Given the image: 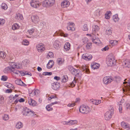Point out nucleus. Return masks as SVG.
Returning a JSON list of instances; mask_svg holds the SVG:
<instances>
[{"instance_id": "17", "label": "nucleus", "mask_w": 130, "mask_h": 130, "mask_svg": "<svg viewBox=\"0 0 130 130\" xmlns=\"http://www.w3.org/2000/svg\"><path fill=\"white\" fill-rule=\"evenodd\" d=\"M31 19L32 21L35 23H37L39 21L38 17L36 15H32L31 17Z\"/></svg>"}, {"instance_id": "28", "label": "nucleus", "mask_w": 130, "mask_h": 130, "mask_svg": "<svg viewBox=\"0 0 130 130\" xmlns=\"http://www.w3.org/2000/svg\"><path fill=\"white\" fill-rule=\"evenodd\" d=\"M35 112L34 111L30 110V111H29V113H28V115H27V116H30L32 117H35L36 115V114H35Z\"/></svg>"}, {"instance_id": "25", "label": "nucleus", "mask_w": 130, "mask_h": 130, "mask_svg": "<svg viewBox=\"0 0 130 130\" xmlns=\"http://www.w3.org/2000/svg\"><path fill=\"white\" fill-rule=\"evenodd\" d=\"M78 121L76 120H71L69 121V125H72L77 124Z\"/></svg>"}, {"instance_id": "61", "label": "nucleus", "mask_w": 130, "mask_h": 130, "mask_svg": "<svg viewBox=\"0 0 130 130\" xmlns=\"http://www.w3.org/2000/svg\"><path fill=\"white\" fill-rule=\"evenodd\" d=\"M5 21L3 19H0V25H3Z\"/></svg>"}, {"instance_id": "63", "label": "nucleus", "mask_w": 130, "mask_h": 130, "mask_svg": "<svg viewBox=\"0 0 130 130\" xmlns=\"http://www.w3.org/2000/svg\"><path fill=\"white\" fill-rule=\"evenodd\" d=\"M95 15L97 17H99L101 14L100 12V10L97 11L95 14Z\"/></svg>"}, {"instance_id": "11", "label": "nucleus", "mask_w": 130, "mask_h": 130, "mask_svg": "<svg viewBox=\"0 0 130 130\" xmlns=\"http://www.w3.org/2000/svg\"><path fill=\"white\" fill-rule=\"evenodd\" d=\"M112 113L110 112L107 111L106 112L105 115V118L106 120H109L111 118L112 115H113Z\"/></svg>"}, {"instance_id": "34", "label": "nucleus", "mask_w": 130, "mask_h": 130, "mask_svg": "<svg viewBox=\"0 0 130 130\" xmlns=\"http://www.w3.org/2000/svg\"><path fill=\"white\" fill-rule=\"evenodd\" d=\"M29 60L26 59L23 60L22 62V64L24 66H26L27 64L29 63Z\"/></svg>"}, {"instance_id": "47", "label": "nucleus", "mask_w": 130, "mask_h": 130, "mask_svg": "<svg viewBox=\"0 0 130 130\" xmlns=\"http://www.w3.org/2000/svg\"><path fill=\"white\" fill-rule=\"evenodd\" d=\"M91 43H87L86 45V48L88 49H90L91 47Z\"/></svg>"}, {"instance_id": "40", "label": "nucleus", "mask_w": 130, "mask_h": 130, "mask_svg": "<svg viewBox=\"0 0 130 130\" xmlns=\"http://www.w3.org/2000/svg\"><path fill=\"white\" fill-rule=\"evenodd\" d=\"M92 102L93 104L97 105L101 103V101L100 100H93Z\"/></svg>"}, {"instance_id": "15", "label": "nucleus", "mask_w": 130, "mask_h": 130, "mask_svg": "<svg viewBox=\"0 0 130 130\" xmlns=\"http://www.w3.org/2000/svg\"><path fill=\"white\" fill-rule=\"evenodd\" d=\"M28 103L30 105H31L33 106H36L38 105L36 101L32 99L28 100Z\"/></svg>"}, {"instance_id": "19", "label": "nucleus", "mask_w": 130, "mask_h": 130, "mask_svg": "<svg viewBox=\"0 0 130 130\" xmlns=\"http://www.w3.org/2000/svg\"><path fill=\"white\" fill-rule=\"evenodd\" d=\"M39 92V91L38 90H34L30 93V96H32L35 95H38Z\"/></svg>"}, {"instance_id": "48", "label": "nucleus", "mask_w": 130, "mask_h": 130, "mask_svg": "<svg viewBox=\"0 0 130 130\" xmlns=\"http://www.w3.org/2000/svg\"><path fill=\"white\" fill-rule=\"evenodd\" d=\"M53 54L52 52H49L47 55V57L49 58V57L51 58L53 56Z\"/></svg>"}, {"instance_id": "12", "label": "nucleus", "mask_w": 130, "mask_h": 130, "mask_svg": "<svg viewBox=\"0 0 130 130\" xmlns=\"http://www.w3.org/2000/svg\"><path fill=\"white\" fill-rule=\"evenodd\" d=\"M60 46V42L58 40L55 41L53 43V47L56 49H59Z\"/></svg>"}, {"instance_id": "5", "label": "nucleus", "mask_w": 130, "mask_h": 130, "mask_svg": "<svg viewBox=\"0 0 130 130\" xmlns=\"http://www.w3.org/2000/svg\"><path fill=\"white\" fill-rule=\"evenodd\" d=\"M92 57L91 54L85 53L83 54L82 56V58L87 61L90 60L92 58Z\"/></svg>"}, {"instance_id": "4", "label": "nucleus", "mask_w": 130, "mask_h": 130, "mask_svg": "<svg viewBox=\"0 0 130 130\" xmlns=\"http://www.w3.org/2000/svg\"><path fill=\"white\" fill-rule=\"evenodd\" d=\"M60 86L59 83L58 82H54L51 84L52 88L55 91H58L59 90Z\"/></svg>"}, {"instance_id": "24", "label": "nucleus", "mask_w": 130, "mask_h": 130, "mask_svg": "<svg viewBox=\"0 0 130 130\" xmlns=\"http://www.w3.org/2000/svg\"><path fill=\"white\" fill-rule=\"evenodd\" d=\"M64 47L66 50H69L70 48V44L68 42H66L64 45Z\"/></svg>"}, {"instance_id": "55", "label": "nucleus", "mask_w": 130, "mask_h": 130, "mask_svg": "<svg viewBox=\"0 0 130 130\" xmlns=\"http://www.w3.org/2000/svg\"><path fill=\"white\" fill-rule=\"evenodd\" d=\"M35 31V29L34 28H32L28 30V32L30 35L32 34Z\"/></svg>"}, {"instance_id": "32", "label": "nucleus", "mask_w": 130, "mask_h": 130, "mask_svg": "<svg viewBox=\"0 0 130 130\" xmlns=\"http://www.w3.org/2000/svg\"><path fill=\"white\" fill-rule=\"evenodd\" d=\"M19 26L17 23L14 24L12 26V28L13 30L17 29L19 28Z\"/></svg>"}, {"instance_id": "9", "label": "nucleus", "mask_w": 130, "mask_h": 130, "mask_svg": "<svg viewBox=\"0 0 130 130\" xmlns=\"http://www.w3.org/2000/svg\"><path fill=\"white\" fill-rule=\"evenodd\" d=\"M36 48L39 52H42L45 50L44 45L42 43L38 44L36 46Z\"/></svg>"}, {"instance_id": "33", "label": "nucleus", "mask_w": 130, "mask_h": 130, "mask_svg": "<svg viewBox=\"0 0 130 130\" xmlns=\"http://www.w3.org/2000/svg\"><path fill=\"white\" fill-rule=\"evenodd\" d=\"M118 41L116 40H111L110 41V43L112 46H115L117 44Z\"/></svg>"}, {"instance_id": "58", "label": "nucleus", "mask_w": 130, "mask_h": 130, "mask_svg": "<svg viewBox=\"0 0 130 130\" xmlns=\"http://www.w3.org/2000/svg\"><path fill=\"white\" fill-rule=\"evenodd\" d=\"M46 110L48 111H51L53 109L50 106V105H47V106L46 107Z\"/></svg>"}, {"instance_id": "41", "label": "nucleus", "mask_w": 130, "mask_h": 130, "mask_svg": "<svg viewBox=\"0 0 130 130\" xmlns=\"http://www.w3.org/2000/svg\"><path fill=\"white\" fill-rule=\"evenodd\" d=\"M15 68H13V69L12 70L11 72H13V73L17 74H18L20 71L17 69H15Z\"/></svg>"}, {"instance_id": "20", "label": "nucleus", "mask_w": 130, "mask_h": 130, "mask_svg": "<svg viewBox=\"0 0 130 130\" xmlns=\"http://www.w3.org/2000/svg\"><path fill=\"white\" fill-rule=\"evenodd\" d=\"M15 83L17 85L23 86L24 87L26 86V85L21 80H17L15 81Z\"/></svg>"}, {"instance_id": "18", "label": "nucleus", "mask_w": 130, "mask_h": 130, "mask_svg": "<svg viewBox=\"0 0 130 130\" xmlns=\"http://www.w3.org/2000/svg\"><path fill=\"white\" fill-rule=\"evenodd\" d=\"M92 27L93 33H96L100 29L99 27L96 25H93Z\"/></svg>"}, {"instance_id": "59", "label": "nucleus", "mask_w": 130, "mask_h": 130, "mask_svg": "<svg viewBox=\"0 0 130 130\" xmlns=\"http://www.w3.org/2000/svg\"><path fill=\"white\" fill-rule=\"evenodd\" d=\"M88 39L87 38H84L82 39V41L84 42V43H87V42L88 41Z\"/></svg>"}, {"instance_id": "2", "label": "nucleus", "mask_w": 130, "mask_h": 130, "mask_svg": "<svg viewBox=\"0 0 130 130\" xmlns=\"http://www.w3.org/2000/svg\"><path fill=\"white\" fill-rule=\"evenodd\" d=\"M55 2V0H45L43 2L42 5L44 7H49L53 6Z\"/></svg>"}, {"instance_id": "10", "label": "nucleus", "mask_w": 130, "mask_h": 130, "mask_svg": "<svg viewBox=\"0 0 130 130\" xmlns=\"http://www.w3.org/2000/svg\"><path fill=\"white\" fill-rule=\"evenodd\" d=\"M72 73L76 77H80L81 75V74L80 71L78 69H74L72 72Z\"/></svg>"}, {"instance_id": "29", "label": "nucleus", "mask_w": 130, "mask_h": 130, "mask_svg": "<svg viewBox=\"0 0 130 130\" xmlns=\"http://www.w3.org/2000/svg\"><path fill=\"white\" fill-rule=\"evenodd\" d=\"M92 42L95 43H99L100 41L99 39L98 38L93 37L92 39Z\"/></svg>"}, {"instance_id": "51", "label": "nucleus", "mask_w": 130, "mask_h": 130, "mask_svg": "<svg viewBox=\"0 0 130 130\" xmlns=\"http://www.w3.org/2000/svg\"><path fill=\"white\" fill-rule=\"evenodd\" d=\"M126 66L129 68H130V60L127 61L125 63Z\"/></svg>"}, {"instance_id": "30", "label": "nucleus", "mask_w": 130, "mask_h": 130, "mask_svg": "<svg viewBox=\"0 0 130 130\" xmlns=\"http://www.w3.org/2000/svg\"><path fill=\"white\" fill-rule=\"evenodd\" d=\"M6 53L3 52H0V58L4 59L6 56Z\"/></svg>"}, {"instance_id": "14", "label": "nucleus", "mask_w": 130, "mask_h": 130, "mask_svg": "<svg viewBox=\"0 0 130 130\" xmlns=\"http://www.w3.org/2000/svg\"><path fill=\"white\" fill-rule=\"evenodd\" d=\"M62 8H66L68 7L70 4V3L68 1H64L61 4Z\"/></svg>"}, {"instance_id": "3", "label": "nucleus", "mask_w": 130, "mask_h": 130, "mask_svg": "<svg viewBox=\"0 0 130 130\" xmlns=\"http://www.w3.org/2000/svg\"><path fill=\"white\" fill-rule=\"evenodd\" d=\"M116 60L113 57L107 59L106 63L109 66H112L115 65Z\"/></svg>"}, {"instance_id": "50", "label": "nucleus", "mask_w": 130, "mask_h": 130, "mask_svg": "<svg viewBox=\"0 0 130 130\" xmlns=\"http://www.w3.org/2000/svg\"><path fill=\"white\" fill-rule=\"evenodd\" d=\"M52 74V73L51 72H44L42 73V75H50Z\"/></svg>"}, {"instance_id": "36", "label": "nucleus", "mask_w": 130, "mask_h": 130, "mask_svg": "<svg viewBox=\"0 0 130 130\" xmlns=\"http://www.w3.org/2000/svg\"><path fill=\"white\" fill-rule=\"evenodd\" d=\"M68 80V77L67 75L64 76L62 79L61 82L63 83H65Z\"/></svg>"}, {"instance_id": "27", "label": "nucleus", "mask_w": 130, "mask_h": 130, "mask_svg": "<svg viewBox=\"0 0 130 130\" xmlns=\"http://www.w3.org/2000/svg\"><path fill=\"white\" fill-rule=\"evenodd\" d=\"M100 65L98 63H95L91 65V68L93 69H97L99 68Z\"/></svg>"}, {"instance_id": "57", "label": "nucleus", "mask_w": 130, "mask_h": 130, "mask_svg": "<svg viewBox=\"0 0 130 130\" xmlns=\"http://www.w3.org/2000/svg\"><path fill=\"white\" fill-rule=\"evenodd\" d=\"M67 28L69 30L72 31L74 29L73 27L68 26L67 27Z\"/></svg>"}, {"instance_id": "54", "label": "nucleus", "mask_w": 130, "mask_h": 130, "mask_svg": "<svg viewBox=\"0 0 130 130\" xmlns=\"http://www.w3.org/2000/svg\"><path fill=\"white\" fill-rule=\"evenodd\" d=\"M7 79V77L6 76L3 75L1 79L2 80L5 81H6Z\"/></svg>"}, {"instance_id": "56", "label": "nucleus", "mask_w": 130, "mask_h": 130, "mask_svg": "<svg viewBox=\"0 0 130 130\" xmlns=\"http://www.w3.org/2000/svg\"><path fill=\"white\" fill-rule=\"evenodd\" d=\"M9 118L8 115H5L3 116V119L5 120H8Z\"/></svg>"}, {"instance_id": "13", "label": "nucleus", "mask_w": 130, "mask_h": 130, "mask_svg": "<svg viewBox=\"0 0 130 130\" xmlns=\"http://www.w3.org/2000/svg\"><path fill=\"white\" fill-rule=\"evenodd\" d=\"M12 67V68H16L18 69H20L22 68V64L20 63H11Z\"/></svg>"}, {"instance_id": "42", "label": "nucleus", "mask_w": 130, "mask_h": 130, "mask_svg": "<svg viewBox=\"0 0 130 130\" xmlns=\"http://www.w3.org/2000/svg\"><path fill=\"white\" fill-rule=\"evenodd\" d=\"M1 7L2 9L4 10H6L7 9L8 7L7 5L5 3H3L1 5Z\"/></svg>"}, {"instance_id": "23", "label": "nucleus", "mask_w": 130, "mask_h": 130, "mask_svg": "<svg viewBox=\"0 0 130 130\" xmlns=\"http://www.w3.org/2000/svg\"><path fill=\"white\" fill-rule=\"evenodd\" d=\"M24 110L23 112V115L25 116H27L28 115V113L30 111V110L27 107H25L24 108Z\"/></svg>"}, {"instance_id": "1", "label": "nucleus", "mask_w": 130, "mask_h": 130, "mask_svg": "<svg viewBox=\"0 0 130 130\" xmlns=\"http://www.w3.org/2000/svg\"><path fill=\"white\" fill-rule=\"evenodd\" d=\"M79 110L80 112L84 114H87L90 111V108L85 105H81L79 108Z\"/></svg>"}, {"instance_id": "31", "label": "nucleus", "mask_w": 130, "mask_h": 130, "mask_svg": "<svg viewBox=\"0 0 130 130\" xmlns=\"http://www.w3.org/2000/svg\"><path fill=\"white\" fill-rule=\"evenodd\" d=\"M15 19H17L21 20L23 19L22 15L20 13L17 14L15 17Z\"/></svg>"}, {"instance_id": "26", "label": "nucleus", "mask_w": 130, "mask_h": 130, "mask_svg": "<svg viewBox=\"0 0 130 130\" xmlns=\"http://www.w3.org/2000/svg\"><path fill=\"white\" fill-rule=\"evenodd\" d=\"M23 126V124L21 122H19L16 124L15 127L17 129H19L22 127Z\"/></svg>"}, {"instance_id": "44", "label": "nucleus", "mask_w": 130, "mask_h": 130, "mask_svg": "<svg viewBox=\"0 0 130 130\" xmlns=\"http://www.w3.org/2000/svg\"><path fill=\"white\" fill-rule=\"evenodd\" d=\"M82 30L84 31H87L88 29L87 27V24H84L82 28Z\"/></svg>"}, {"instance_id": "52", "label": "nucleus", "mask_w": 130, "mask_h": 130, "mask_svg": "<svg viewBox=\"0 0 130 130\" xmlns=\"http://www.w3.org/2000/svg\"><path fill=\"white\" fill-rule=\"evenodd\" d=\"M57 63L59 64H61L63 62L62 59L60 58L58 59L57 60Z\"/></svg>"}, {"instance_id": "62", "label": "nucleus", "mask_w": 130, "mask_h": 130, "mask_svg": "<svg viewBox=\"0 0 130 130\" xmlns=\"http://www.w3.org/2000/svg\"><path fill=\"white\" fill-rule=\"evenodd\" d=\"M119 110L120 112L121 113H122V105L121 104H119Z\"/></svg>"}, {"instance_id": "45", "label": "nucleus", "mask_w": 130, "mask_h": 130, "mask_svg": "<svg viewBox=\"0 0 130 130\" xmlns=\"http://www.w3.org/2000/svg\"><path fill=\"white\" fill-rule=\"evenodd\" d=\"M18 95L17 94H15L14 96H13V95H10L9 97V98L11 100L12 99V101H13L17 97H18Z\"/></svg>"}, {"instance_id": "22", "label": "nucleus", "mask_w": 130, "mask_h": 130, "mask_svg": "<svg viewBox=\"0 0 130 130\" xmlns=\"http://www.w3.org/2000/svg\"><path fill=\"white\" fill-rule=\"evenodd\" d=\"M13 69V68L11 66L7 67H6L4 70V73H7L9 72H11L12 70Z\"/></svg>"}, {"instance_id": "35", "label": "nucleus", "mask_w": 130, "mask_h": 130, "mask_svg": "<svg viewBox=\"0 0 130 130\" xmlns=\"http://www.w3.org/2000/svg\"><path fill=\"white\" fill-rule=\"evenodd\" d=\"M81 70L85 72H86L87 73H88L89 71V69L86 68L85 66H83L82 67H81Z\"/></svg>"}, {"instance_id": "7", "label": "nucleus", "mask_w": 130, "mask_h": 130, "mask_svg": "<svg viewBox=\"0 0 130 130\" xmlns=\"http://www.w3.org/2000/svg\"><path fill=\"white\" fill-rule=\"evenodd\" d=\"M113 80L112 78H110L109 77H105L103 78V82L106 84H107L110 83Z\"/></svg>"}, {"instance_id": "6", "label": "nucleus", "mask_w": 130, "mask_h": 130, "mask_svg": "<svg viewBox=\"0 0 130 130\" xmlns=\"http://www.w3.org/2000/svg\"><path fill=\"white\" fill-rule=\"evenodd\" d=\"M124 84H127L126 85L125 87V89H123V92H125V91H130V77L129 78L128 80V82H125L123 83Z\"/></svg>"}, {"instance_id": "8", "label": "nucleus", "mask_w": 130, "mask_h": 130, "mask_svg": "<svg viewBox=\"0 0 130 130\" xmlns=\"http://www.w3.org/2000/svg\"><path fill=\"white\" fill-rule=\"evenodd\" d=\"M30 4L32 7L35 8H38L40 5L39 2L34 0H32Z\"/></svg>"}, {"instance_id": "39", "label": "nucleus", "mask_w": 130, "mask_h": 130, "mask_svg": "<svg viewBox=\"0 0 130 130\" xmlns=\"http://www.w3.org/2000/svg\"><path fill=\"white\" fill-rule=\"evenodd\" d=\"M112 18L113 20L115 22L118 21L119 20V19L118 17V15L117 14L114 15Z\"/></svg>"}, {"instance_id": "16", "label": "nucleus", "mask_w": 130, "mask_h": 130, "mask_svg": "<svg viewBox=\"0 0 130 130\" xmlns=\"http://www.w3.org/2000/svg\"><path fill=\"white\" fill-rule=\"evenodd\" d=\"M121 125L123 128H130L129 125L127 123H125L123 121L121 123Z\"/></svg>"}, {"instance_id": "38", "label": "nucleus", "mask_w": 130, "mask_h": 130, "mask_svg": "<svg viewBox=\"0 0 130 130\" xmlns=\"http://www.w3.org/2000/svg\"><path fill=\"white\" fill-rule=\"evenodd\" d=\"M6 86L9 88L10 89H13L14 88V87L10 83H7L6 84Z\"/></svg>"}, {"instance_id": "53", "label": "nucleus", "mask_w": 130, "mask_h": 130, "mask_svg": "<svg viewBox=\"0 0 130 130\" xmlns=\"http://www.w3.org/2000/svg\"><path fill=\"white\" fill-rule=\"evenodd\" d=\"M57 99V97L55 96L54 95H51L50 97H49L48 98V100H50L52 99Z\"/></svg>"}, {"instance_id": "21", "label": "nucleus", "mask_w": 130, "mask_h": 130, "mask_svg": "<svg viewBox=\"0 0 130 130\" xmlns=\"http://www.w3.org/2000/svg\"><path fill=\"white\" fill-rule=\"evenodd\" d=\"M54 64V62L53 60H49L47 65V67L48 69L51 68Z\"/></svg>"}, {"instance_id": "37", "label": "nucleus", "mask_w": 130, "mask_h": 130, "mask_svg": "<svg viewBox=\"0 0 130 130\" xmlns=\"http://www.w3.org/2000/svg\"><path fill=\"white\" fill-rule=\"evenodd\" d=\"M112 29L111 28H109L108 30L106 31V33L108 35H111L112 34Z\"/></svg>"}, {"instance_id": "49", "label": "nucleus", "mask_w": 130, "mask_h": 130, "mask_svg": "<svg viewBox=\"0 0 130 130\" xmlns=\"http://www.w3.org/2000/svg\"><path fill=\"white\" fill-rule=\"evenodd\" d=\"M76 81L75 80V77H74V79L72 82L71 84V85L72 87H74L75 85Z\"/></svg>"}, {"instance_id": "60", "label": "nucleus", "mask_w": 130, "mask_h": 130, "mask_svg": "<svg viewBox=\"0 0 130 130\" xmlns=\"http://www.w3.org/2000/svg\"><path fill=\"white\" fill-rule=\"evenodd\" d=\"M68 69L71 72V73L74 70V69L73 67L70 66L68 67Z\"/></svg>"}, {"instance_id": "43", "label": "nucleus", "mask_w": 130, "mask_h": 130, "mask_svg": "<svg viewBox=\"0 0 130 130\" xmlns=\"http://www.w3.org/2000/svg\"><path fill=\"white\" fill-rule=\"evenodd\" d=\"M59 33L60 34L61 36H63L64 37H67L68 36V35H69L68 34H64V33L62 32L61 31H60L59 32Z\"/></svg>"}, {"instance_id": "64", "label": "nucleus", "mask_w": 130, "mask_h": 130, "mask_svg": "<svg viewBox=\"0 0 130 130\" xmlns=\"http://www.w3.org/2000/svg\"><path fill=\"white\" fill-rule=\"evenodd\" d=\"M126 109L128 110H130V104H127L126 106Z\"/></svg>"}, {"instance_id": "46", "label": "nucleus", "mask_w": 130, "mask_h": 130, "mask_svg": "<svg viewBox=\"0 0 130 130\" xmlns=\"http://www.w3.org/2000/svg\"><path fill=\"white\" fill-rule=\"evenodd\" d=\"M22 44L25 45H27L29 44V42L26 40H24L22 42Z\"/></svg>"}]
</instances>
